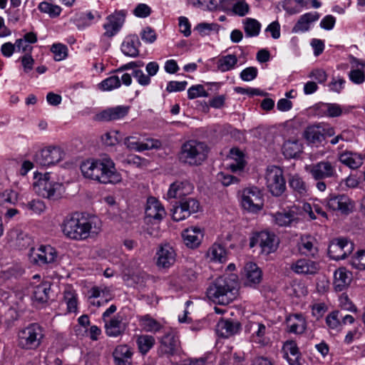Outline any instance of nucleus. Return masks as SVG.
I'll return each instance as SVG.
<instances>
[{
  "label": "nucleus",
  "instance_id": "nucleus-1",
  "mask_svg": "<svg viewBox=\"0 0 365 365\" xmlns=\"http://www.w3.org/2000/svg\"><path fill=\"white\" fill-rule=\"evenodd\" d=\"M102 223L98 217L84 214L66 217L62 224L63 234L73 240H85L97 235L101 231Z\"/></svg>",
  "mask_w": 365,
  "mask_h": 365
},
{
  "label": "nucleus",
  "instance_id": "nucleus-2",
  "mask_svg": "<svg viewBox=\"0 0 365 365\" xmlns=\"http://www.w3.org/2000/svg\"><path fill=\"white\" fill-rule=\"evenodd\" d=\"M81 170L86 178L103 184H115L122 179L116 170L114 162L108 157L99 160H87L81 165Z\"/></svg>",
  "mask_w": 365,
  "mask_h": 365
},
{
  "label": "nucleus",
  "instance_id": "nucleus-3",
  "mask_svg": "<svg viewBox=\"0 0 365 365\" xmlns=\"http://www.w3.org/2000/svg\"><path fill=\"white\" fill-rule=\"evenodd\" d=\"M81 170L86 178L103 184H115L122 179L116 170L114 162L108 157L99 160H87L81 165Z\"/></svg>",
  "mask_w": 365,
  "mask_h": 365
},
{
  "label": "nucleus",
  "instance_id": "nucleus-4",
  "mask_svg": "<svg viewBox=\"0 0 365 365\" xmlns=\"http://www.w3.org/2000/svg\"><path fill=\"white\" fill-rule=\"evenodd\" d=\"M207 297L215 304L227 305L238 294V280L235 274L224 275L217 278L207 289Z\"/></svg>",
  "mask_w": 365,
  "mask_h": 365
},
{
  "label": "nucleus",
  "instance_id": "nucleus-5",
  "mask_svg": "<svg viewBox=\"0 0 365 365\" xmlns=\"http://www.w3.org/2000/svg\"><path fill=\"white\" fill-rule=\"evenodd\" d=\"M18 346L25 350H36L42 344L45 330L39 324L31 323L18 331Z\"/></svg>",
  "mask_w": 365,
  "mask_h": 365
},
{
  "label": "nucleus",
  "instance_id": "nucleus-6",
  "mask_svg": "<svg viewBox=\"0 0 365 365\" xmlns=\"http://www.w3.org/2000/svg\"><path fill=\"white\" fill-rule=\"evenodd\" d=\"M208 150L206 143L194 140H188L182 144L179 158L184 163L199 165L206 160Z\"/></svg>",
  "mask_w": 365,
  "mask_h": 365
},
{
  "label": "nucleus",
  "instance_id": "nucleus-7",
  "mask_svg": "<svg viewBox=\"0 0 365 365\" xmlns=\"http://www.w3.org/2000/svg\"><path fill=\"white\" fill-rule=\"evenodd\" d=\"M35 178L36 180L34 182V187L38 195L53 200L61 197L63 185L52 180L50 173L35 175Z\"/></svg>",
  "mask_w": 365,
  "mask_h": 365
},
{
  "label": "nucleus",
  "instance_id": "nucleus-8",
  "mask_svg": "<svg viewBox=\"0 0 365 365\" xmlns=\"http://www.w3.org/2000/svg\"><path fill=\"white\" fill-rule=\"evenodd\" d=\"M245 334L249 341L259 348L265 347L271 342L270 327L260 322L249 320L245 325Z\"/></svg>",
  "mask_w": 365,
  "mask_h": 365
},
{
  "label": "nucleus",
  "instance_id": "nucleus-9",
  "mask_svg": "<svg viewBox=\"0 0 365 365\" xmlns=\"http://www.w3.org/2000/svg\"><path fill=\"white\" fill-rule=\"evenodd\" d=\"M64 150L59 146L49 145L38 150L34 155V161L42 167L56 165L65 158Z\"/></svg>",
  "mask_w": 365,
  "mask_h": 365
},
{
  "label": "nucleus",
  "instance_id": "nucleus-10",
  "mask_svg": "<svg viewBox=\"0 0 365 365\" xmlns=\"http://www.w3.org/2000/svg\"><path fill=\"white\" fill-rule=\"evenodd\" d=\"M266 185L274 196H280L286 190L283 170L275 165L269 166L265 175Z\"/></svg>",
  "mask_w": 365,
  "mask_h": 365
},
{
  "label": "nucleus",
  "instance_id": "nucleus-11",
  "mask_svg": "<svg viewBox=\"0 0 365 365\" xmlns=\"http://www.w3.org/2000/svg\"><path fill=\"white\" fill-rule=\"evenodd\" d=\"M242 207L253 213L260 211L264 205L263 195L257 187L245 188L241 195Z\"/></svg>",
  "mask_w": 365,
  "mask_h": 365
},
{
  "label": "nucleus",
  "instance_id": "nucleus-12",
  "mask_svg": "<svg viewBox=\"0 0 365 365\" xmlns=\"http://www.w3.org/2000/svg\"><path fill=\"white\" fill-rule=\"evenodd\" d=\"M124 145L130 150L140 153L158 148L161 146V143L157 139L145 138L141 134L135 133L125 138Z\"/></svg>",
  "mask_w": 365,
  "mask_h": 365
},
{
  "label": "nucleus",
  "instance_id": "nucleus-13",
  "mask_svg": "<svg viewBox=\"0 0 365 365\" xmlns=\"http://www.w3.org/2000/svg\"><path fill=\"white\" fill-rule=\"evenodd\" d=\"M58 253L51 245H40L37 249L30 250V260L36 264L44 265L56 262Z\"/></svg>",
  "mask_w": 365,
  "mask_h": 365
},
{
  "label": "nucleus",
  "instance_id": "nucleus-14",
  "mask_svg": "<svg viewBox=\"0 0 365 365\" xmlns=\"http://www.w3.org/2000/svg\"><path fill=\"white\" fill-rule=\"evenodd\" d=\"M125 19V13L123 11H115L108 16L103 25L104 32L101 38H111L115 36L123 27Z\"/></svg>",
  "mask_w": 365,
  "mask_h": 365
},
{
  "label": "nucleus",
  "instance_id": "nucleus-15",
  "mask_svg": "<svg viewBox=\"0 0 365 365\" xmlns=\"http://www.w3.org/2000/svg\"><path fill=\"white\" fill-rule=\"evenodd\" d=\"M257 245L261 247L262 252L268 255L276 250L278 240L274 234L262 231L257 233L250 240V247H254Z\"/></svg>",
  "mask_w": 365,
  "mask_h": 365
},
{
  "label": "nucleus",
  "instance_id": "nucleus-16",
  "mask_svg": "<svg viewBox=\"0 0 365 365\" xmlns=\"http://www.w3.org/2000/svg\"><path fill=\"white\" fill-rule=\"evenodd\" d=\"M354 250V244L346 238L334 239L329 245L328 255L334 260L345 259Z\"/></svg>",
  "mask_w": 365,
  "mask_h": 365
},
{
  "label": "nucleus",
  "instance_id": "nucleus-17",
  "mask_svg": "<svg viewBox=\"0 0 365 365\" xmlns=\"http://www.w3.org/2000/svg\"><path fill=\"white\" fill-rule=\"evenodd\" d=\"M306 170L316 180L334 178L337 175L335 166L329 161L323 160L316 164L306 166Z\"/></svg>",
  "mask_w": 365,
  "mask_h": 365
},
{
  "label": "nucleus",
  "instance_id": "nucleus-18",
  "mask_svg": "<svg viewBox=\"0 0 365 365\" xmlns=\"http://www.w3.org/2000/svg\"><path fill=\"white\" fill-rule=\"evenodd\" d=\"M145 215L148 222H159L165 217L166 212L159 200L155 197H149L145 207Z\"/></svg>",
  "mask_w": 365,
  "mask_h": 365
},
{
  "label": "nucleus",
  "instance_id": "nucleus-19",
  "mask_svg": "<svg viewBox=\"0 0 365 365\" xmlns=\"http://www.w3.org/2000/svg\"><path fill=\"white\" fill-rule=\"evenodd\" d=\"M270 216L273 223L278 227H290L299 222L297 213L292 209L271 213Z\"/></svg>",
  "mask_w": 365,
  "mask_h": 365
},
{
  "label": "nucleus",
  "instance_id": "nucleus-20",
  "mask_svg": "<svg viewBox=\"0 0 365 365\" xmlns=\"http://www.w3.org/2000/svg\"><path fill=\"white\" fill-rule=\"evenodd\" d=\"M176 253L173 247L165 244L156 252V265L159 268L168 269L175 262Z\"/></svg>",
  "mask_w": 365,
  "mask_h": 365
},
{
  "label": "nucleus",
  "instance_id": "nucleus-21",
  "mask_svg": "<svg viewBox=\"0 0 365 365\" xmlns=\"http://www.w3.org/2000/svg\"><path fill=\"white\" fill-rule=\"evenodd\" d=\"M132 83V77L129 73H123L120 76L118 75H113L98 84V88L103 91H110L118 88L120 86L121 83L128 86Z\"/></svg>",
  "mask_w": 365,
  "mask_h": 365
},
{
  "label": "nucleus",
  "instance_id": "nucleus-22",
  "mask_svg": "<svg viewBox=\"0 0 365 365\" xmlns=\"http://www.w3.org/2000/svg\"><path fill=\"white\" fill-rule=\"evenodd\" d=\"M262 274L259 267L253 262H248L244 267L243 284L255 288L262 281Z\"/></svg>",
  "mask_w": 365,
  "mask_h": 365
},
{
  "label": "nucleus",
  "instance_id": "nucleus-23",
  "mask_svg": "<svg viewBox=\"0 0 365 365\" xmlns=\"http://www.w3.org/2000/svg\"><path fill=\"white\" fill-rule=\"evenodd\" d=\"M182 237L187 247L197 248L203 240L204 230L197 226L188 227L182 231Z\"/></svg>",
  "mask_w": 365,
  "mask_h": 365
},
{
  "label": "nucleus",
  "instance_id": "nucleus-24",
  "mask_svg": "<svg viewBox=\"0 0 365 365\" xmlns=\"http://www.w3.org/2000/svg\"><path fill=\"white\" fill-rule=\"evenodd\" d=\"M130 110L129 106H117L108 108L97 114L96 118L101 121H113L123 119L125 117Z\"/></svg>",
  "mask_w": 365,
  "mask_h": 365
},
{
  "label": "nucleus",
  "instance_id": "nucleus-25",
  "mask_svg": "<svg viewBox=\"0 0 365 365\" xmlns=\"http://www.w3.org/2000/svg\"><path fill=\"white\" fill-rule=\"evenodd\" d=\"M327 206L330 210L339 211L342 214H348L353 209L351 200L345 195L331 196L327 200Z\"/></svg>",
  "mask_w": 365,
  "mask_h": 365
},
{
  "label": "nucleus",
  "instance_id": "nucleus-26",
  "mask_svg": "<svg viewBox=\"0 0 365 365\" xmlns=\"http://www.w3.org/2000/svg\"><path fill=\"white\" fill-rule=\"evenodd\" d=\"M365 156L351 150H344L339 153L338 159L341 163L352 170L360 168L364 160Z\"/></svg>",
  "mask_w": 365,
  "mask_h": 365
},
{
  "label": "nucleus",
  "instance_id": "nucleus-27",
  "mask_svg": "<svg viewBox=\"0 0 365 365\" xmlns=\"http://www.w3.org/2000/svg\"><path fill=\"white\" fill-rule=\"evenodd\" d=\"M320 15L317 11H310L302 14L292 29V32L298 34L308 31L312 24L317 21Z\"/></svg>",
  "mask_w": 365,
  "mask_h": 365
},
{
  "label": "nucleus",
  "instance_id": "nucleus-28",
  "mask_svg": "<svg viewBox=\"0 0 365 365\" xmlns=\"http://www.w3.org/2000/svg\"><path fill=\"white\" fill-rule=\"evenodd\" d=\"M105 332L109 337H118L125 331V324L123 322L121 316L117 314L110 319L104 322Z\"/></svg>",
  "mask_w": 365,
  "mask_h": 365
},
{
  "label": "nucleus",
  "instance_id": "nucleus-29",
  "mask_svg": "<svg viewBox=\"0 0 365 365\" xmlns=\"http://www.w3.org/2000/svg\"><path fill=\"white\" fill-rule=\"evenodd\" d=\"M352 280V274L345 267H339L334 273L333 286L336 292L346 289Z\"/></svg>",
  "mask_w": 365,
  "mask_h": 365
},
{
  "label": "nucleus",
  "instance_id": "nucleus-30",
  "mask_svg": "<svg viewBox=\"0 0 365 365\" xmlns=\"http://www.w3.org/2000/svg\"><path fill=\"white\" fill-rule=\"evenodd\" d=\"M241 328L240 323L232 319H221L216 325L217 334L223 338H228L237 334Z\"/></svg>",
  "mask_w": 365,
  "mask_h": 365
},
{
  "label": "nucleus",
  "instance_id": "nucleus-31",
  "mask_svg": "<svg viewBox=\"0 0 365 365\" xmlns=\"http://www.w3.org/2000/svg\"><path fill=\"white\" fill-rule=\"evenodd\" d=\"M178 338L172 332L165 334L160 340L159 351L160 354L174 355L179 347Z\"/></svg>",
  "mask_w": 365,
  "mask_h": 365
},
{
  "label": "nucleus",
  "instance_id": "nucleus-32",
  "mask_svg": "<svg viewBox=\"0 0 365 365\" xmlns=\"http://www.w3.org/2000/svg\"><path fill=\"white\" fill-rule=\"evenodd\" d=\"M133 352L132 349L126 344L117 346L113 352V357L115 365H132Z\"/></svg>",
  "mask_w": 365,
  "mask_h": 365
},
{
  "label": "nucleus",
  "instance_id": "nucleus-33",
  "mask_svg": "<svg viewBox=\"0 0 365 365\" xmlns=\"http://www.w3.org/2000/svg\"><path fill=\"white\" fill-rule=\"evenodd\" d=\"M291 269L298 274H314L319 269V264L307 259H300L292 263Z\"/></svg>",
  "mask_w": 365,
  "mask_h": 365
},
{
  "label": "nucleus",
  "instance_id": "nucleus-34",
  "mask_svg": "<svg viewBox=\"0 0 365 365\" xmlns=\"http://www.w3.org/2000/svg\"><path fill=\"white\" fill-rule=\"evenodd\" d=\"M287 330L290 333L302 334L307 329V322L302 314L289 315L287 318Z\"/></svg>",
  "mask_w": 365,
  "mask_h": 365
},
{
  "label": "nucleus",
  "instance_id": "nucleus-35",
  "mask_svg": "<svg viewBox=\"0 0 365 365\" xmlns=\"http://www.w3.org/2000/svg\"><path fill=\"white\" fill-rule=\"evenodd\" d=\"M140 42L137 35L127 36L121 43L122 53L129 57H136L139 54Z\"/></svg>",
  "mask_w": 365,
  "mask_h": 365
},
{
  "label": "nucleus",
  "instance_id": "nucleus-36",
  "mask_svg": "<svg viewBox=\"0 0 365 365\" xmlns=\"http://www.w3.org/2000/svg\"><path fill=\"white\" fill-rule=\"evenodd\" d=\"M100 19L101 16L96 12L92 11L78 12L72 18V21L79 30H83L90 26L95 19Z\"/></svg>",
  "mask_w": 365,
  "mask_h": 365
},
{
  "label": "nucleus",
  "instance_id": "nucleus-37",
  "mask_svg": "<svg viewBox=\"0 0 365 365\" xmlns=\"http://www.w3.org/2000/svg\"><path fill=\"white\" fill-rule=\"evenodd\" d=\"M284 357L289 365H301V354L295 341H287L282 347Z\"/></svg>",
  "mask_w": 365,
  "mask_h": 365
},
{
  "label": "nucleus",
  "instance_id": "nucleus-38",
  "mask_svg": "<svg viewBox=\"0 0 365 365\" xmlns=\"http://www.w3.org/2000/svg\"><path fill=\"white\" fill-rule=\"evenodd\" d=\"M323 130L321 123L311 125L304 130L303 136L309 143L317 146L324 140Z\"/></svg>",
  "mask_w": 365,
  "mask_h": 365
},
{
  "label": "nucleus",
  "instance_id": "nucleus-39",
  "mask_svg": "<svg viewBox=\"0 0 365 365\" xmlns=\"http://www.w3.org/2000/svg\"><path fill=\"white\" fill-rule=\"evenodd\" d=\"M303 145L297 139L286 140L282 145V153L286 158H296L302 153Z\"/></svg>",
  "mask_w": 365,
  "mask_h": 365
},
{
  "label": "nucleus",
  "instance_id": "nucleus-40",
  "mask_svg": "<svg viewBox=\"0 0 365 365\" xmlns=\"http://www.w3.org/2000/svg\"><path fill=\"white\" fill-rule=\"evenodd\" d=\"M289 185L296 197H304L308 195V187L299 175H290Z\"/></svg>",
  "mask_w": 365,
  "mask_h": 365
},
{
  "label": "nucleus",
  "instance_id": "nucleus-41",
  "mask_svg": "<svg viewBox=\"0 0 365 365\" xmlns=\"http://www.w3.org/2000/svg\"><path fill=\"white\" fill-rule=\"evenodd\" d=\"M317 115L330 118L339 117L343 113L341 106L337 103H321L317 108Z\"/></svg>",
  "mask_w": 365,
  "mask_h": 365
},
{
  "label": "nucleus",
  "instance_id": "nucleus-42",
  "mask_svg": "<svg viewBox=\"0 0 365 365\" xmlns=\"http://www.w3.org/2000/svg\"><path fill=\"white\" fill-rule=\"evenodd\" d=\"M238 58L235 54H227L218 58L217 68L220 72H227L235 69L237 66Z\"/></svg>",
  "mask_w": 365,
  "mask_h": 365
},
{
  "label": "nucleus",
  "instance_id": "nucleus-43",
  "mask_svg": "<svg viewBox=\"0 0 365 365\" xmlns=\"http://www.w3.org/2000/svg\"><path fill=\"white\" fill-rule=\"evenodd\" d=\"M207 257L211 261L225 262L227 260V251L225 247L220 243H214L208 250Z\"/></svg>",
  "mask_w": 365,
  "mask_h": 365
},
{
  "label": "nucleus",
  "instance_id": "nucleus-44",
  "mask_svg": "<svg viewBox=\"0 0 365 365\" xmlns=\"http://www.w3.org/2000/svg\"><path fill=\"white\" fill-rule=\"evenodd\" d=\"M243 29L247 37H257L259 36L262 24L255 19L246 18L242 21Z\"/></svg>",
  "mask_w": 365,
  "mask_h": 365
},
{
  "label": "nucleus",
  "instance_id": "nucleus-45",
  "mask_svg": "<svg viewBox=\"0 0 365 365\" xmlns=\"http://www.w3.org/2000/svg\"><path fill=\"white\" fill-rule=\"evenodd\" d=\"M314 241V237L310 235L302 236L298 243L299 252L305 255H314L317 251Z\"/></svg>",
  "mask_w": 365,
  "mask_h": 365
},
{
  "label": "nucleus",
  "instance_id": "nucleus-46",
  "mask_svg": "<svg viewBox=\"0 0 365 365\" xmlns=\"http://www.w3.org/2000/svg\"><path fill=\"white\" fill-rule=\"evenodd\" d=\"M50 289V285L48 283H41L36 286L33 291V300L38 304L47 302Z\"/></svg>",
  "mask_w": 365,
  "mask_h": 365
},
{
  "label": "nucleus",
  "instance_id": "nucleus-47",
  "mask_svg": "<svg viewBox=\"0 0 365 365\" xmlns=\"http://www.w3.org/2000/svg\"><path fill=\"white\" fill-rule=\"evenodd\" d=\"M63 302L67 306L68 312H76L78 307L77 293L71 287H68L64 290Z\"/></svg>",
  "mask_w": 365,
  "mask_h": 365
},
{
  "label": "nucleus",
  "instance_id": "nucleus-48",
  "mask_svg": "<svg viewBox=\"0 0 365 365\" xmlns=\"http://www.w3.org/2000/svg\"><path fill=\"white\" fill-rule=\"evenodd\" d=\"M187 186L190 187L187 182L177 181L172 183L167 193L168 198H180L185 195L189 192Z\"/></svg>",
  "mask_w": 365,
  "mask_h": 365
},
{
  "label": "nucleus",
  "instance_id": "nucleus-49",
  "mask_svg": "<svg viewBox=\"0 0 365 365\" xmlns=\"http://www.w3.org/2000/svg\"><path fill=\"white\" fill-rule=\"evenodd\" d=\"M21 207L29 214L37 215L43 213L46 208L44 202L38 199H34L26 203H22Z\"/></svg>",
  "mask_w": 365,
  "mask_h": 365
},
{
  "label": "nucleus",
  "instance_id": "nucleus-50",
  "mask_svg": "<svg viewBox=\"0 0 365 365\" xmlns=\"http://www.w3.org/2000/svg\"><path fill=\"white\" fill-rule=\"evenodd\" d=\"M136 344L140 353L145 355L153 347L155 340L150 335L143 334L137 336Z\"/></svg>",
  "mask_w": 365,
  "mask_h": 365
},
{
  "label": "nucleus",
  "instance_id": "nucleus-51",
  "mask_svg": "<svg viewBox=\"0 0 365 365\" xmlns=\"http://www.w3.org/2000/svg\"><path fill=\"white\" fill-rule=\"evenodd\" d=\"M230 157L234 160L235 162L229 164L227 166L232 172L241 170L245 167V161L243 154L237 148H232L230 153Z\"/></svg>",
  "mask_w": 365,
  "mask_h": 365
},
{
  "label": "nucleus",
  "instance_id": "nucleus-52",
  "mask_svg": "<svg viewBox=\"0 0 365 365\" xmlns=\"http://www.w3.org/2000/svg\"><path fill=\"white\" fill-rule=\"evenodd\" d=\"M38 10L47 14L51 18H56L60 16L62 9L60 6L51 4L48 1H42L38 6Z\"/></svg>",
  "mask_w": 365,
  "mask_h": 365
},
{
  "label": "nucleus",
  "instance_id": "nucleus-53",
  "mask_svg": "<svg viewBox=\"0 0 365 365\" xmlns=\"http://www.w3.org/2000/svg\"><path fill=\"white\" fill-rule=\"evenodd\" d=\"M140 323L145 331L157 332L159 331L161 329V325L160 323L150 317L149 315L143 316L140 319Z\"/></svg>",
  "mask_w": 365,
  "mask_h": 365
},
{
  "label": "nucleus",
  "instance_id": "nucleus-54",
  "mask_svg": "<svg viewBox=\"0 0 365 365\" xmlns=\"http://www.w3.org/2000/svg\"><path fill=\"white\" fill-rule=\"evenodd\" d=\"M326 324L329 329L339 331L341 329V313L339 311H333L326 317Z\"/></svg>",
  "mask_w": 365,
  "mask_h": 365
},
{
  "label": "nucleus",
  "instance_id": "nucleus-55",
  "mask_svg": "<svg viewBox=\"0 0 365 365\" xmlns=\"http://www.w3.org/2000/svg\"><path fill=\"white\" fill-rule=\"evenodd\" d=\"M353 268L359 270L365 269V250L358 251L350 259Z\"/></svg>",
  "mask_w": 365,
  "mask_h": 365
},
{
  "label": "nucleus",
  "instance_id": "nucleus-56",
  "mask_svg": "<svg viewBox=\"0 0 365 365\" xmlns=\"http://www.w3.org/2000/svg\"><path fill=\"white\" fill-rule=\"evenodd\" d=\"M208 93L205 91L204 86L201 84L192 86L187 90V98L195 99L200 97H207Z\"/></svg>",
  "mask_w": 365,
  "mask_h": 365
},
{
  "label": "nucleus",
  "instance_id": "nucleus-57",
  "mask_svg": "<svg viewBox=\"0 0 365 365\" xmlns=\"http://www.w3.org/2000/svg\"><path fill=\"white\" fill-rule=\"evenodd\" d=\"M51 52L54 54V59L57 61L65 59L67 56L68 48L62 43H53L51 48Z\"/></svg>",
  "mask_w": 365,
  "mask_h": 365
},
{
  "label": "nucleus",
  "instance_id": "nucleus-58",
  "mask_svg": "<svg viewBox=\"0 0 365 365\" xmlns=\"http://www.w3.org/2000/svg\"><path fill=\"white\" fill-rule=\"evenodd\" d=\"M232 11L239 16H245L250 12V6L245 0H237L232 6Z\"/></svg>",
  "mask_w": 365,
  "mask_h": 365
},
{
  "label": "nucleus",
  "instance_id": "nucleus-59",
  "mask_svg": "<svg viewBox=\"0 0 365 365\" xmlns=\"http://www.w3.org/2000/svg\"><path fill=\"white\" fill-rule=\"evenodd\" d=\"M220 26L215 23H200L195 27V29L199 32L202 36L209 35L211 31H218Z\"/></svg>",
  "mask_w": 365,
  "mask_h": 365
},
{
  "label": "nucleus",
  "instance_id": "nucleus-60",
  "mask_svg": "<svg viewBox=\"0 0 365 365\" xmlns=\"http://www.w3.org/2000/svg\"><path fill=\"white\" fill-rule=\"evenodd\" d=\"M18 200V193L12 190H6L0 193V203L15 204Z\"/></svg>",
  "mask_w": 365,
  "mask_h": 365
},
{
  "label": "nucleus",
  "instance_id": "nucleus-61",
  "mask_svg": "<svg viewBox=\"0 0 365 365\" xmlns=\"http://www.w3.org/2000/svg\"><path fill=\"white\" fill-rule=\"evenodd\" d=\"M180 203L182 205V207L189 212V216L192 213L197 212L200 207L198 201L191 197L186 198Z\"/></svg>",
  "mask_w": 365,
  "mask_h": 365
},
{
  "label": "nucleus",
  "instance_id": "nucleus-62",
  "mask_svg": "<svg viewBox=\"0 0 365 365\" xmlns=\"http://www.w3.org/2000/svg\"><path fill=\"white\" fill-rule=\"evenodd\" d=\"M339 307L346 311L356 312L357 307L346 294H342L339 298Z\"/></svg>",
  "mask_w": 365,
  "mask_h": 365
},
{
  "label": "nucleus",
  "instance_id": "nucleus-63",
  "mask_svg": "<svg viewBox=\"0 0 365 365\" xmlns=\"http://www.w3.org/2000/svg\"><path fill=\"white\" fill-rule=\"evenodd\" d=\"M257 74V68L250 66L243 69L240 74V77L244 81H251L256 78Z\"/></svg>",
  "mask_w": 365,
  "mask_h": 365
},
{
  "label": "nucleus",
  "instance_id": "nucleus-64",
  "mask_svg": "<svg viewBox=\"0 0 365 365\" xmlns=\"http://www.w3.org/2000/svg\"><path fill=\"white\" fill-rule=\"evenodd\" d=\"M349 80L355 84H361L365 81V73L360 69H352L349 73Z\"/></svg>",
  "mask_w": 365,
  "mask_h": 365
}]
</instances>
